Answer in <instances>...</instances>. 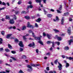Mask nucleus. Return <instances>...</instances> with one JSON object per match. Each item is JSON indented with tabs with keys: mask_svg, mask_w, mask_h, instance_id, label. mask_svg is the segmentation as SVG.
I'll use <instances>...</instances> for the list:
<instances>
[{
	"mask_svg": "<svg viewBox=\"0 0 73 73\" xmlns=\"http://www.w3.org/2000/svg\"><path fill=\"white\" fill-rule=\"evenodd\" d=\"M56 73V71H55L54 70L53 72V71L51 70L49 72V73Z\"/></svg>",
	"mask_w": 73,
	"mask_h": 73,
	"instance_id": "a878e982",
	"label": "nucleus"
},
{
	"mask_svg": "<svg viewBox=\"0 0 73 73\" xmlns=\"http://www.w3.org/2000/svg\"><path fill=\"white\" fill-rule=\"evenodd\" d=\"M59 66H58V68H59V70H62V66L61 64L59 62L58 63Z\"/></svg>",
	"mask_w": 73,
	"mask_h": 73,
	"instance_id": "0eeeda50",
	"label": "nucleus"
},
{
	"mask_svg": "<svg viewBox=\"0 0 73 73\" xmlns=\"http://www.w3.org/2000/svg\"><path fill=\"white\" fill-rule=\"evenodd\" d=\"M3 39L0 38V44H1L3 43Z\"/></svg>",
	"mask_w": 73,
	"mask_h": 73,
	"instance_id": "2f4dec72",
	"label": "nucleus"
},
{
	"mask_svg": "<svg viewBox=\"0 0 73 73\" xmlns=\"http://www.w3.org/2000/svg\"><path fill=\"white\" fill-rule=\"evenodd\" d=\"M35 42H33V43H31L28 45V46H30V47H33V48H34L36 46L35 45Z\"/></svg>",
	"mask_w": 73,
	"mask_h": 73,
	"instance_id": "20e7f679",
	"label": "nucleus"
},
{
	"mask_svg": "<svg viewBox=\"0 0 73 73\" xmlns=\"http://www.w3.org/2000/svg\"><path fill=\"white\" fill-rule=\"evenodd\" d=\"M15 41L16 42H19V40L17 39H15Z\"/></svg>",
	"mask_w": 73,
	"mask_h": 73,
	"instance_id": "de8ad7c7",
	"label": "nucleus"
},
{
	"mask_svg": "<svg viewBox=\"0 0 73 73\" xmlns=\"http://www.w3.org/2000/svg\"><path fill=\"white\" fill-rule=\"evenodd\" d=\"M69 64L68 63H66V68H68V67H69Z\"/></svg>",
	"mask_w": 73,
	"mask_h": 73,
	"instance_id": "e433bc0d",
	"label": "nucleus"
},
{
	"mask_svg": "<svg viewBox=\"0 0 73 73\" xmlns=\"http://www.w3.org/2000/svg\"><path fill=\"white\" fill-rule=\"evenodd\" d=\"M5 50L6 51V52H10V50L8 48L5 49Z\"/></svg>",
	"mask_w": 73,
	"mask_h": 73,
	"instance_id": "c85d7f7f",
	"label": "nucleus"
},
{
	"mask_svg": "<svg viewBox=\"0 0 73 73\" xmlns=\"http://www.w3.org/2000/svg\"><path fill=\"white\" fill-rule=\"evenodd\" d=\"M41 21V19L40 18H38L36 20H35L36 22H38V23H40Z\"/></svg>",
	"mask_w": 73,
	"mask_h": 73,
	"instance_id": "dca6fc26",
	"label": "nucleus"
},
{
	"mask_svg": "<svg viewBox=\"0 0 73 73\" xmlns=\"http://www.w3.org/2000/svg\"><path fill=\"white\" fill-rule=\"evenodd\" d=\"M21 4V1H19L18 3V4L20 5V4Z\"/></svg>",
	"mask_w": 73,
	"mask_h": 73,
	"instance_id": "79ce46f5",
	"label": "nucleus"
},
{
	"mask_svg": "<svg viewBox=\"0 0 73 73\" xmlns=\"http://www.w3.org/2000/svg\"><path fill=\"white\" fill-rule=\"evenodd\" d=\"M5 19H6L10 20V18L9 17V15H6Z\"/></svg>",
	"mask_w": 73,
	"mask_h": 73,
	"instance_id": "393cba45",
	"label": "nucleus"
},
{
	"mask_svg": "<svg viewBox=\"0 0 73 73\" xmlns=\"http://www.w3.org/2000/svg\"><path fill=\"white\" fill-rule=\"evenodd\" d=\"M31 65L32 66H34V67H36V65L34 64L33 63L31 64Z\"/></svg>",
	"mask_w": 73,
	"mask_h": 73,
	"instance_id": "c03bdc74",
	"label": "nucleus"
},
{
	"mask_svg": "<svg viewBox=\"0 0 73 73\" xmlns=\"http://www.w3.org/2000/svg\"><path fill=\"white\" fill-rule=\"evenodd\" d=\"M29 36V34H26V35L23 36V40H27V38H25V36Z\"/></svg>",
	"mask_w": 73,
	"mask_h": 73,
	"instance_id": "2eb2a0df",
	"label": "nucleus"
},
{
	"mask_svg": "<svg viewBox=\"0 0 73 73\" xmlns=\"http://www.w3.org/2000/svg\"><path fill=\"white\" fill-rule=\"evenodd\" d=\"M35 27V26L33 25H31L30 26V27L29 28H32V29H34V27Z\"/></svg>",
	"mask_w": 73,
	"mask_h": 73,
	"instance_id": "ea45409f",
	"label": "nucleus"
},
{
	"mask_svg": "<svg viewBox=\"0 0 73 73\" xmlns=\"http://www.w3.org/2000/svg\"><path fill=\"white\" fill-rule=\"evenodd\" d=\"M55 43L57 44V45H58V46L59 45H60V42H55Z\"/></svg>",
	"mask_w": 73,
	"mask_h": 73,
	"instance_id": "a18cd8bd",
	"label": "nucleus"
},
{
	"mask_svg": "<svg viewBox=\"0 0 73 73\" xmlns=\"http://www.w3.org/2000/svg\"><path fill=\"white\" fill-rule=\"evenodd\" d=\"M67 33L69 35H71V27H69L67 29Z\"/></svg>",
	"mask_w": 73,
	"mask_h": 73,
	"instance_id": "39448f33",
	"label": "nucleus"
},
{
	"mask_svg": "<svg viewBox=\"0 0 73 73\" xmlns=\"http://www.w3.org/2000/svg\"><path fill=\"white\" fill-rule=\"evenodd\" d=\"M10 58H11L13 59V61H16V60H17L16 58H13L12 56H10Z\"/></svg>",
	"mask_w": 73,
	"mask_h": 73,
	"instance_id": "473e14b6",
	"label": "nucleus"
},
{
	"mask_svg": "<svg viewBox=\"0 0 73 73\" xmlns=\"http://www.w3.org/2000/svg\"><path fill=\"white\" fill-rule=\"evenodd\" d=\"M27 67L28 68H29V69H28L27 70V71L28 72H31V71L32 70V67L31 66H30L29 65H28L27 66Z\"/></svg>",
	"mask_w": 73,
	"mask_h": 73,
	"instance_id": "423d86ee",
	"label": "nucleus"
},
{
	"mask_svg": "<svg viewBox=\"0 0 73 73\" xmlns=\"http://www.w3.org/2000/svg\"><path fill=\"white\" fill-rule=\"evenodd\" d=\"M29 33H32L33 36V37H34V38H35V40H39V41L38 42V43L40 44L41 45H44L43 42L41 40V37H40L35 36V34L33 33V31L31 30H29Z\"/></svg>",
	"mask_w": 73,
	"mask_h": 73,
	"instance_id": "f257e3e1",
	"label": "nucleus"
},
{
	"mask_svg": "<svg viewBox=\"0 0 73 73\" xmlns=\"http://www.w3.org/2000/svg\"><path fill=\"white\" fill-rule=\"evenodd\" d=\"M52 49H53V48H52V47H51L50 48V50L52 51Z\"/></svg>",
	"mask_w": 73,
	"mask_h": 73,
	"instance_id": "774afa93",
	"label": "nucleus"
},
{
	"mask_svg": "<svg viewBox=\"0 0 73 73\" xmlns=\"http://www.w3.org/2000/svg\"><path fill=\"white\" fill-rule=\"evenodd\" d=\"M15 15H17V14L19 13H20V12L19 11H15Z\"/></svg>",
	"mask_w": 73,
	"mask_h": 73,
	"instance_id": "72a5a7b5",
	"label": "nucleus"
},
{
	"mask_svg": "<svg viewBox=\"0 0 73 73\" xmlns=\"http://www.w3.org/2000/svg\"><path fill=\"white\" fill-rule=\"evenodd\" d=\"M33 7V6L32 5H28L27 7V8H28L29 9L30 8H32Z\"/></svg>",
	"mask_w": 73,
	"mask_h": 73,
	"instance_id": "f3484780",
	"label": "nucleus"
},
{
	"mask_svg": "<svg viewBox=\"0 0 73 73\" xmlns=\"http://www.w3.org/2000/svg\"><path fill=\"white\" fill-rule=\"evenodd\" d=\"M35 27H38V25H37V23H35Z\"/></svg>",
	"mask_w": 73,
	"mask_h": 73,
	"instance_id": "864d4df0",
	"label": "nucleus"
},
{
	"mask_svg": "<svg viewBox=\"0 0 73 73\" xmlns=\"http://www.w3.org/2000/svg\"><path fill=\"white\" fill-rule=\"evenodd\" d=\"M3 50V48H0V51H1L2 52Z\"/></svg>",
	"mask_w": 73,
	"mask_h": 73,
	"instance_id": "6e6d98bb",
	"label": "nucleus"
},
{
	"mask_svg": "<svg viewBox=\"0 0 73 73\" xmlns=\"http://www.w3.org/2000/svg\"><path fill=\"white\" fill-rule=\"evenodd\" d=\"M31 18L33 19H35V18H36V16H32L31 17Z\"/></svg>",
	"mask_w": 73,
	"mask_h": 73,
	"instance_id": "603ef678",
	"label": "nucleus"
},
{
	"mask_svg": "<svg viewBox=\"0 0 73 73\" xmlns=\"http://www.w3.org/2000/svg\"><path fill=\"white\" fill-rule=\"evenodd\" d=\"M12 34H8L7 36H6V38H7L8 39L10 37H11L12 36Z\"/></svg>",
	"mask_w": 73,
	"mask_h": 73,
	"instance_id": "4468645a",
	"label": "nucleus"
},
{
	"mask_svg": "<svg viewBox=\"0 0 73 73\" xmlns=\"http://www.w3.org/2000/svg\"><path fill=\"white\" fill-rule=\"evenodd\" d=\"M68 42L69 43V45H71V43L73 42V40L70 39V40L68 41Z\"/></svg>",
	"mask_w": 73,
	"mask_h": 73,
	"instance_id": "b1692460",
	"label": "nucleus"
},
{
	"mask_svg": "<svg viewBox=\"0 0 73 73\" xmlns=\"http://www.w3.org/2000/svg\"><path fill=\"white\" fill-rule=\"evenodd\" d=\"M62 6L60 5V7L59 8V11H61V10H62Z\"/></svg>",
	"mask_w": 73,
	"mask_h": 73,
	"instance_id": "7c9ffc66",
	"label": "nucleus"
},
{
	"mask_svg": "<svg viewBox=\"0 0 73 73\" xmlns=\"http://www.w3.org/2000/svg\"><path fill=\"white\" fill-rule=\"evenodd\" d=\"M6 72H7V73H9L10 71L9 70H6Z\"/></svg>",
	"mask_w": 73,
	"mask_h": 73,
	"instance_id": "680f3d73",
	"label": "nucleus"
},
{
	"mask_svg": "<svg viewBox=\"0 0 73 73\" xmlns=\"http://www.w3.org/2000/svg\"><path fill=\"white\" fill-rule=\"evenodd\" d=\"M21 14H27V13L26 11H23L21 12Z\"/></svg>",
	"mask_w": 73,
	"mask_h": 73,
	"instance_id": "c9c22d12",
	"label": "nucleus"
},
{
	"mask_svg": "<svg viewBox=\"0 0 73 73\" xmlns=\"http://www.w3.org/2000/svg\"><path fill=\"white\" fill-rule=\"evenodd\" d=\"M50 11H51L52 12H54V9H50Z\"/></svg>",
	"mask_w": 73,
	"mask_h": 73,
	"instance_id": "338daca9",
	"label": "nucleus"
},
{
	"mask_svg": "<svg viewBox=\"0 0 73 73\" xmlns=\"http://www.w3.org/2000/svg\"><path fill=\"white\" fill-rule=\"evenodd\" d=\"M47 37L48 38V39H50V36L48 34H47Z\"/></svg>",
	"mask_w": 73,
	"mask_h": 73,
	"instance_id": "4c0bfd02",
	"label": "nucleus"
},
{
	"mask_svg": "<svg viewBox=\"0 0 73 73\" xmlns=\"http://www.w3.org/2000/svg\"><path fill=\"white\" fill-rule=\"evenodd\" d=\"M50 43H52V46L53 48H54V46H55V45L54 44V42H52L50 41H48L47 42V44H50Z\"/></svg>",
	"mask_w": 73,
	"mask_h": 73,
	"instance_id": "7ed1b4c3",
	"label": "nucleus"
},
{
	"mask_svg": "<svg viewBox=\"0 0 73 73\" xmlns=\"http://www.w3.org/2000/svg\"><path fill=\"white\" fill-rule=\"evenodd\" d=\"M64 17H62V20H61V24L62 25H64Z\"/></svg>",
	"mask_w": 73,
	"mask_h": 73,
	"instance_id": "9d476101",
	"label": "nucleus"
},
{
	"mask_svg": "<svg viewBox=\"0 0 73 73\" xmlns=\"http://www.w3.org/2000/svg\"><path fill=\"white\" fill-rule=\"evenodd\" d=\"M48 17H49V18H51L52 16H53V15H52L50 14H48L47 15Z\"/></svg>",
	"mask_w": 73,
	"mask_h": 73,
	"instance_id": "6ab92c4d",
	"label": "nucleus"
},
{
	"mask_svg": "<svg viewBox=\"0 0 73 73\" xmlns=\"http://www.w3.org/2000/svg\"><path fill=\"white\" fill-rule=\"evenodd\" d=\"M26 9H27V12H26V13H29V9H28V8H27Z\"/></svg>",
	"mask_w": 73,
	"mask_h": 73,
	"instance_id": "37998d69",
	"label": "nucleus"
},
{
	"mask_svg": "<svg viewBox=\"0 0 73 73\" xmlns=\"http://www.w3.org/2000/svg\"><path fill=\"white\" fill-rule=\"evenodd\" d=\"M13 16L15 17H13V19L14 20H16V19H17V17H16V15H13Z\"/></svg>",
	"mask_w": 73,
	"mask_h": 73,
	"instance_id": "f704fd0d",
	"label": "nucleus"
},
{
	"mask_svg": "<svg viewBox=\"0 0 73 73\" xmlns=\"http://www.w3.org/2000/svg\"><path fill=\"white\" fill-rule=\"evenodd\" d=\"M54 31H55V33H58V32H59V30H57L56 29H55L54 30Z\"/></svg>",
	"mask_w": 73,
	"mask_h": 73,
	"instance_id": "cd10ccee",
	"label": "nucleus"
},
{
	"mask_svg": "<svg viewBox=\"0 0 73 73\" xmlns=\"http://www.w3.org/2000/svg\"><path fill=\"white\" fill-rule=\"evenodd\" d=\"M2 4L3 5H6L5 3H4V2H3L2 3Z\"/></svg>",
	"mask_w": 73,
	"mask_h": 73,
	"instance_id": "bf43d9fd",
	"label": "nucleus"
},
{
	"mask_svg": "<svg viewBox=\"0 0 73 73\" xmlns=\"http://www.w3.org/2000/svg\"><path fill=\"white\" fill-rule=\"evenodd\" d=\"M8 47L10 49H12V46L9 44H8Z\"/></svg>",
	"mask_w": 73,
	"mask_h": 73,
	"instance_id": "4be33fe9",
	"label": "nucleus"
},
{
	"mask_svg": "<svg viewBox=\"0 0 73 73\" xmlns=\"http://www.w3.org/2000/svg\"><path fill=\"white\" fill-rule=\"evenodd\" d=\"M11 52L13 54H15V53H16V52L14 50L11 51Z\"/></svg>",
	"mask_w": 73,
	"mask_h": 73,
	"instance_id": "a19ab883",
	"label": "nucleus"
},
{
	"mask_svg": "<svg viewBox=\"0 0 73 73\" xmlns=\"http://www.w3.org/2000/svg\"><path fill=\"white\" fill-rule=\"evenodd\" d=\"M57 62H58V61L57 60V59L56 60H55L54 62L56 65H57Z\"/></svg>",
	"mask_w": 73,
	"mask_h": 73,
	"instance_id": "49530a36",
	"label": "nucleus"
},
{
	"mask_svg": "<svg viewBox=\"0 0 73 73\" xmlns=\"http://www.w3.org/2000/svg\"><path fill=\"white\" fill-rule=\"evenodd\" d=\"M9 23L10 24H13L15 23V21L13 19H11Z\"/></svg>",
	"mask_w": 73,
	"mask_h": 73,
	"instance_id": "9b49d317",
	"label": "nucleus"
},
{
	"mask_svg": "<svg viewBox=\"0 0 73 73\" xmlns=\"http://www.w3.org/2000/svg\"><path fill=\"white\" fill-rule=\"evenodd\" d=\"M29 4H30V5H31L32 4V2L31 1H29Z\"/></svg>",
	"mask_w": 73,
	"mask_h": 73,
	"instance_id": "052dcab7",
	"label": "nucleus"
},
{
	"mask_svg": "<svg viewBox=\"0 0 73 73\" xmlns=\"http://www.w3.org/2000/svg\"><path fill=\"white\" fill-rule=\"evenodd\" d=\"M56 37H57L56 38L58 41H61L62 40V37H61L58 36L57 35H56Z\"/></svg>",
	"mask_w": 73,
	"mask_h": 73,
	"instance_id": "1a4fd4ad",
	"label": "nucleus"
},
{
	"mask_svg": "<svg viewBox=\"0 0 73 73\" xmlns=\"http://www.w3.org/2000/svg\"><path fill=\"white\" fill-rule=\"evenodd\" d=\"M69 12H67L66 13H65L64 14V15H63V16H68L69 15Z\"/></svg>",
	"mask_w": 73,
	"mask_h": 73,
	"instance_id": "a211bd4d",
	"label": "nucleus"
},
{
	"mask_svg": "<svg viewBox=\"0 0 73 73\" xmlns=\"http://www.w3.org/2000/svg\"><path fill=\"white\" fill-rule=\"evenodd\" d=\"M19 46H20V47H21L22 48H23V47H24V45L23 44V42L21 41H20L19 42Z\"/></svg>",
	"mask_w": 73,
	"mask_h": 73,
	"instance_id": "6e6552de",
	"label": "nucleus"
},
{
	"mask_svg": "<svg viewBox=\"0 0 73 73\" xmlns=\"http://www.w3.org/2000/svg\"><path fill=\"white\" fill-rule=\"evenodd\" d=\"M56 20H59V19H58V17H56Z\"/></svg>",
	"mask_w": 73,
	"mask_h": 73,
	"instance_id": "4d7b16f0",
	"label": "nucleus"
},
{
	"mask_svg": "<svg viewBox=\"0 0 73 73\" xmlns=\"http://www.w3.org/2000/svg\"><path fill=\"white\" fill-rule=\"evenodd\" d=\"M5 65L7 66H11V65H10V64H8L7 63H5Z\"/></svg>",
	"mask_w": 73,
	"mask_h": 73,
	"instance_id": "5fc2aeb1",
	"label": "nucleus"
},
{
	"mask_svg": "<svg viewBox=\"0 0 73 73\" xmlns=\"http://www.w3.org/2000/svg\"><path fill=\"white\" fill-rule=\"evenodd\" d=\"M24 50V49L22 48L21 47L20 48L19 50L20 52H23Z\"/></svg>",
	"mask_w": 73,
	"mask_h": 73,
	"instance_id": "58836bf2",
	"label": "nucleus"
},
{
	"mask_svg": "<svg viewBox=\"0 0 73 73\" xmlns=\"http://www.w3.org/2000/svg\"><path fill=\"white\" fill-rule=\"evenodd\" d=\"M72 19H71V18H70L69 19V21H72Z\"/></svg>",
	"mask_w": 73,
	"mask_h": 73,
	"instance_id": "13d9d810",
	"label": "nucleus"
},
{
	"mask_svg": "<svg viewBox=\"0 0 73 73\" xmlns=\"http://www.w3.org/2000/svg\"><path fill=\"white\" fill-rule=\"evenodd\" d=\"M40 64H36V65H35L36 66H36H40Z\"/></svg>",
	"mask_w": 73,
	"mask_h": 73,
	"instance_id": "e2e57ef3",
	"label": "nucleus"
},
{
	"mask_svg": "<svg viewBox=\"0 0 73 73\" xmlns=\"http://www.w3.org/2000/svg\"><path fill=\"white\" fill-rule=\"evenodd\" d=\"M19 72L20 73H24V72L21 70H20Z\"/></svg>",
	"mask_w": 73,
	"mask_h": 73,
	"instance_id": "3c124183",
	"label": "nucleus"
},
{
	"mask_svg": "<svg viewBox=\"0 0 73 73\" xmlns=\"http://www.w3.org/2000/svg\"><path fill=\"white\" fill-rule=\"evenodd\" d=\"M43 36H46V34H45V33H43Z\"/></svg>",
	"mask_w": 73,
	"mask_h": 73,
	"instance_id": "0e129e2a",
	"label": "nucleus"
},
{
	"mask_svg": "<svg viewBox=\"0 0 73 73\" xmlns=\"http://www.w3.org/2000/svg\"><path fill=\"white\" fill-rule=\"evenodd\" d=\"M31 23H29V22H28L27 27V28H29L31 27Z\"/></svg>",
	"mask_w": 73,
	"mask_h": 73,
	"instance_id": "5701e85b",
	"label": "nucleus"
},
{
	"mask_svg": "<svg viewBox=\"0 0 73 73\" xmlns=\"http://www.w3.org/2000/svg\"><path fill=\"white\" fill-rule=\"evenodd\" d=\"M64 49L65 50H68L69 49V48L68 47V46H66L64 47Z\"/></svg>",
	"mask_w": 73,
	"mask_h": 73,
	"instance_id": "412c9836",
	"label": "nucleus"
},
{
	"mask_svg": "<svg viewBox=\"0 0 73 73\" xmlns=\"http://www.w3.org/2000/svg\"><path fill=\"white\" fill-rule=\"evenodd\" d=\"M36 52L37 53H38V49H36Z\"/></svg>",
	"mask_w": 73,
	"mask_h": 73,
	"instance_id": "69168bd1",
	"label": "nucleus"
},
{
	"mask_svg": "<svg viewBox=\"0 0 73 73\" xmlns=\"http://www.w3.org/2000/svg\"><path fill=\"white\" fill-rule=\"evenodd\" d=\"M57 11L58 13H61V11L58 10H57Z\"/></svg>",
	"mask_w": 73,
	"mask_h": 73,
	"instance_id": "8fccbe9b",
	"label": "nucleus"
},
{
	"mask_svg": "<svg viewBox=\"0 0 73 73\" xmlns=\"http://www.w3.org/2000/svg\"><path fill=\"white\" fill-rule=\"evenodd\" d=\"M26 29H27V27H26V26L24 25L22 29V31H24V30H25Z\"/></svg>",
	"mask_w": 73,
	"mask_h": 73,
	"instance_id": "aec40b11",
	"label": "nucleus"
},
{
	"mask_svg": "<svg viewBox=\"0 0 73 73\" xmlns=\"http://www.w3.org/2000/svg\"><path fill=\"white\" fill-rule=\"evenodd\" d=\"M46 70L48 71L49 70V67H47L46 68Z\"/></svg>",
	"mask_w": 73,
	"mask_h": 73,
	"instance_id": "09e8293b",
	"label": "nucleus"
},
{
	"mask_svg": "<svg viewBox=\"0 0 73 73\" xmlns=\"http://www.w3.org/2000/svg\"><path fill=\"white\" fill-rule=\"evenodd\" d=\"M35 1H36V3H39V5H40L41 7H39L38 8H40L41 7H43V5L41 3L42 1L41 0H35Z\"/></svg>",
	"mask_w": 73,
	"mask_h": 73,
	"instance_id": "f03ea898",
	"label": "nucleus"
},
{
	"mask_svg": "<svg viewBox=\"0 0 73 73\" xmlns=\"http://www.w3.org/2000/svg\"><path fill=\"white\" fill-rule=\"evenodd\" d=\"M1 34L3 36H4V35H5V31H2L1 32Z\"/></svg>",
	"mask_w": 73,
	"mask_h": 73,
	"instance_id": "c756f323",
	"label": "nucleus"
},
{
	"mask_svg": "<svg viewBox=\"0 0 73 73\" xmlns=\"http://www.w3.org/2000/svg\"><path fill=\"white\" fill-rule=\"evenodd\" d=\"M16 28V27L15 26H10L8 28V29H15Z\"/></svg>",
	"mask_w": 73,
	"mask_h": 73,
	"instance_id": "f8f14e48",
	"label": "nucleus"
},
{
	"mask_svg": "<svg viewBox=\"0 0 73 73\" xmlns=\"http://www.w3.org/2000/svg\"><path fill=\"white\" fill-rule=\"evenodd\" d=\"M25 18L26 19V20H30V19H31V17H30L29 16H25Z\"/></svg>",
	"mask_w": 73,
	"mask_h": 73,
	"instance_id": "ddd939ff",
	"label": "nucleus"
},
{
	"mask_svg": "<svg viewBox=\"0 0 73 73\" xmlns=\"http://www.w3.org/2000/svg\"><path fill=\"white\" fill-rule=\"evenodd\" d=\"M22 59H26V58H27V57H26L25 55H24L22 56Z\"/></svg>",
	"mask_w": 73,
	"mask_h": 73,
	"instance_id": "bb28decb",
	"label": "nucleus"
}]
</instances>
